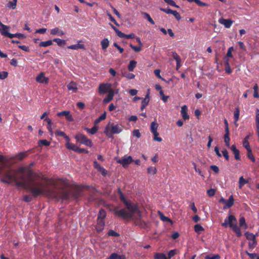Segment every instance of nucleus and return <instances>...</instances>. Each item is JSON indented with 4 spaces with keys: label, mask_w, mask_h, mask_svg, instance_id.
Segmentation results:
<instances>
[{
    "label": "nucleus",
    "mask_w": 259,
    "mask_h": 259,
    "mask_svg": "<svg viewBox=\"0 0 259 259\" xmlns=\"http://www.w3.org/2000/svg\"><path fill=\"white\" fill-rule=\"evenodd\" d=\"M160 219L164 222H171V220L168 217L165 216L162 213L159 211Z\"/></svg>",
    "instance_id": "nucleus-46"
},
{
    "label": "nucleus",
    "mask_w": 259,
    "mask_h": 259,
    "mask_svg": "<svg viewBox=\"0 0 259 259\" xmlns=\"http://www.w3.org/2000/svg\"><path fill=\"white\" fill-rule=\"evenodd\" d=\"M177 249H172L168 251L167 258L170 259L177 254Z\"/></svg>",
    "instance_id": "nucleus-52"
},
{
    "label": "nucleus",
    "mask_w": 259,
    "mask_h": 259,
    "mask_svg": "<svg viewBox=\"0 0 259 259\" xmlns=\"http://www.w3.org/2000/svg\"><path fill=\"white\" fill-rule=\"evenodd\" d=\"M114 92L113 90L110 89L108 91V94L106 98H105L103 100V103H107L111 101L114 97Z\"/></svg>",
    "instance_id": "nucleus-15"
},
{
    "label": "nucleus",
    "mask_w": 259,
    "mask_h": 259,
    "mask_svg": "<svg viewBox=\"0 0 259 259\" xmlns=\"http://www.w3.org/2000/svg\"><path fill=\"white\" fill-rule=\"evenodd\" d=\"M257 244V241L256 238L248 242V248L250 250L253 249Z\"/></svg>",
    "instance_id": "nucleus-30"
},
{
    "label": "nucleus",
    "mask_w": 259,
    "mask_h": 259,
    "mask_svg": "<svg viewBox=\"0 0 259 259\" xmlns=\"http://www.w3.org/2000/svg\"><path fill=\"white\" fill-rule=\"evenodd\" d=\"M255 123L256 126V133L259 140V109L256 110Z\"/></svg>",
    "instance_id": "nucleus-22"
},
{
    "label": "nucleus",
    "mask_w": 259,
    "mask_h": 259,
    "mask_svg": "<svg viewBox=\"0 0 259 259\" xmlns=\"http://www.w3.org/2000/svg\"><path fill=\"white\" fill-rule=\"evenodd\" d=\"M82 195V190L78 187H75L70 191L62 190L60 192V196L63 200H68L70 198L77 200Z\"/></svg>",
    "instance_id": "nucleus-4"
},
{
    "label": "nucleus",
    "mask_w": 259,
    "mask_h": 259,
    "mask_svg": "<svg viewBox=\"0 0 259 259\" xmlns=\"http://www.w3.org/2000/svg\"><path fill=\"white\" fill-rule=\"evenodd\" d=\"M245 252L250 259H259V256L256 253H249L248 251H245Z\"/></svg>",
    "instance_id": "nucleus-41"
},
{
    "label": "nucleus",
    "mask_w": 259,
    "mask_h": 259,
    "mask_svg": "<svg viewBox=\"0 0 259 259\" xmlns=\"http://www.w3.org/2000/svg\"><path fill=\"white\" fill-rule=\"evenodd\" d=\"M247 157L250 159L252 162H255V159L253 156V155L252 153V150L251 149H249L247 150Z\"/></svg>",
    "instance_id": "nucleus-42"
},
{
    "label": "nucleus",
    "mask_w": 259,
    "mask_h": 259,
    "mask_svg": "<svg viewBox=\"0 0 259 259\" xmlns=\"http://www.w3.org/2000/svg\"><path fill=\"white\" fill-rule=\"evenodd\" d=\"M194 229L197 233H200L201 231H203L204 230V228L200 224L195 225L194 227Z\"/></svg>",
    "instance_id": "nucleus-43"
},
{
    "label": "nucleus",
    "mask_w": 259,
    "mask_h": 259,
    "mask_svg": "<svg viewBox=\"0 0 259 259\" xmlns=\"http://www.w3.org/2000/svg\"><path fill=\"white\" fill-rule=\"evenodd\" d=\"M39 145H44L46 146H49L50 145V142L47 141V140H41L38 141Z\"/></svg>",
    "instance_id": "nucleus-55"
},
{
    "label": "nucleus",
    "mask_w": 259,
    "mask_h": 259,
    "mask_svg": "<svg viewBox=\"0 0 259 259\" xmlns=\"http://www.w3.org/2000/svg\"><path fill=\"white\" fill-rule=\"evenodd\" d=\"M104 227V220L97 219V224L96 226V230H97V231L98 233L102 232L103 230Z\"/></svg>",
    "instance_id": "nucleus-13"
},
{
    "label": "nucleus",
    "mask_w": 259,
    "mask_h": 259,
    "mask_svg": "<svg viewBox=\"0 0 259 259\" xmlns=\"http://www.w3.org/2000/svg\"><path fill=\"white\" fill-rule=\"evenodd\" d=\"M155 75L156 77H158L159 78H160L161 80L167 82L165 79L162 78L160 75V70L159 69H156L154 71Z\"/></svg>",
    "instance_id": "nucleus-56"
},
{
    "label": "nucleus",
    "mask_w": 259,
    "mask_h": 259,
    "mask_svg": "<svg viewBox=\"0 0 259 259\" xmlns=\"http://www.w3.org/2000/svg\"><path fill=\"white\" fill-rule=\"evenodd\" d=\"M120 38H134L135 37V34L134 33H131L129 34H126L122 32L121 34H120Z\"/></svg>",
    "instance_id": "nucleus-40"
},
{
    "label": "nucleus",
    "mask_w": 259,
    "mask_h": 259,
    "mask_svg": "<svg viewBox=\"0 0 259 259\" xmlns=\"http://www.w3.org/2000/svg\"><path fill=\"white\" fill-rule=\"evenodd\" d=\"M53 44V40H48L45 41H41L39 46L41 47H47L48 46H51Z\"/></svg>",
    "instance_id": "nucleus-37"
},
{
    "label": "nucleus",
    "mask_w": 259,
    "mask_h": 259,
    "mask_svg": "<svg viewBox=\"0 0 259 259\" xmlns=\"http://www.w3.org/2000/svg\"><path fill=\"white\" fill-rule=\"evenodd\" d=\"M9 29L10 27L9 26L3 24L0 27V33L2 35L10 38L11 33L9 32Z\"/></svg>",
    "instance_id": "nucleus-10"
},
{
    "label": "nucleus",
    "mask_w": 259,
    "mask_h": 259,
    "mask_svg": "<svg viewBox=\"0 0 259 259\" xmlns=\"http://www.w3.org/2000/svg\"><path fill=\"white\" fill-rule=\"evenodd\" d=\"M122 131L121 125L109 122L105 127L104 134L108 138H113V135L120 133Z\"/></svg>",
    "instance_id": "nucleus-5"
},
{
    "label": "nucleus",
    "mask_w": 259,
    "mask_h": 259,
    "mask_svg": "<svg viewBox=\"0 0 259 259\" xmlns=\"http://www.w3.org/2000/svg\"><path fill=\"white\" fill-rule=\"evenodd\" d=\"M14 37H17L18 38H25V36L24 35V34L20 33H16L15 34H12L10 35V38H12Z\"/></svg>",
    "instance_id": "nucleus-51"
},
{
    "label": "nucleus",
    "mask_w": 259,
    "mask_h": 259,
    "mask_svg": "<svg viewBox=\"0 0 259 259\" xmlns=\"http://www.w3.org/2000/svg\"><path fill=\"white\" fill-rule=\"evenodd\" d=\"M222 226L225 228L229 226L238 237L242 236V232L237 225V221L234 215H229L228 218L225 219L224 222L222 223Z\"/></svg>",
    "instance_id": "nucleus-3"
},
{
    "label": "nucleus",
    "mask_w": 259,
    "mask_h": 259,
    "mask_svg": "<svg viewBox=\"0 0 259 259\" xmlns=\"http://www.w3.org/2000/svg\"><path fill=\"white\" fill-rule=\"evenodd\" d=\"M124 208L119 210H114V212L116 215L123 219H130L132 220L136 226H138L143 229L148 228V223L142 220V214L139 209L138 206H136V209L133 210L132 209Z\"/></svg>",
    "instance_id": "nucleus-2"
},
{
    "label": "nucleus",
    "mask_w": 259,
    "mask_h": 259,
    "mask_svg": "<svg viewBox=\"0 0 259 259\" xmlns=\"http://www.w3.org/2000/svg\"><path fill=\"white\" fill-rule=\"evenodd\" d=\"M215 190L214 189H210L207 191V194L209 197H212L215 195Z\"/></svg>",
    "instance_id": "nucleus-62"
},
{
    "label": "nucleus",
    "mask_w": 259,
    "mask_h": 259,
    "mask_svg": "<svg viewBox=\"0 0 259 259\" xmlns=\"http://www.w3.org/2000/svg\"><path fill=\"white\" fill-rule=\"evenodd\" d=\"M205 259H220L221 256L219 254H210L209 255H207L204 257Z\"/></svg>",
    "instance_id": "nucleus-39"
},
{
    "label": "nucleus",
    "mask_w": 259,
    "mask_h": 259,
    "mask_svg": "<svg viewBox=\"0 0 259 259\" xmlns=\"http://www.w3.org/2000/svg\"><path fill=\"white\" fill-rule=\"evenodd\" d=\"M101 45L103 50H106L109 45V41L107 38H104L101 42Z\"/></svg>",
    "instance_id": "nucleus-28"
},
{
    "label": "nucleus",
    "mask_w": 259,
    "mask_h": 259,
    "mask_svg": "<svg viewBox=\"0 0 259 259\" xmlns=\"http://www.w3.org/2000/svg\"><path fill=\"white\" fill-rule=\"evenodd\" d=\"M152 133L153 134V140L154 141H156L159 142L162 141V138L158 137L159 134L157 132H153Z\"/></svg>",
    "instance_id": "nucleus-53"
},
{
    "label": "nucleus",
    "mask_w": 259,
    "mask_h": 259,
    "mask_svg": "<svg viewBox=\"0 0 259 259\" xmlns=\"http://www.w3.org/2000/svg\"><path fill=\"white\" fill-rule=\"evenodd\" d=\"M67 89L69 91H72L76 93L77 90L76 84L74 81H71L67 85Z\"/></svg>",
    "instance_id": "nucleus-21"
},
{
    "label": "nucleus",
    "mask_w": 259,
    "mask_h": 259,
    "mask_svg": "<svg viewBox=\"0 0 259 259\" xmlns=\"http://www.w3.org/2000/svg\"><path fill=\"white\" fill-rule=\"evenodd\" d=\"M50 33L53 35H58L60 36L64 35L65 34L64 32L59 27H55L52 29L50 30Z\"/></svg>",
    "instance_id": "nucleus-14"
},
{
    "label": "nucleus",
    "mask_w": 259,
    "mask_h": 259,
    "mask_svg": "<svg viewBox=\"0 0 259 259\" xmlns=\"http://www.w3.org/2000/svg\"><path fill=\"white\" fill-rule=\"evenodd\" d=\"M239 221L240 227H244L245 229L247 228V226L246 224L245 219L244 217L240 218Z\"/></svg>",
    "instance_id": "nucleus-50"
},
{
    "label": "nucleus",
    "mask_w": 259,
    "mask_h": 259,
    "mask_svg": "<svg viewBox=\"0 0 259 259\" xmlns=\"http://www.w3.org/2000/svg\"><path fill=\"white\" fill-rule=\"evenodd\" d=\"M123 75L128 79H134L135 77V75L132 73H125Z\"/></svg>",
    "instance_id": "nucleus-57"
},
{
    "label": "nucleus",
    "mask_w": 259,
    "mask_h": 259,
    "mask_svg": "<svg viewBox=\"0 0 259 259\" xmlns=\"http://www.w3.org/2000/svg\"><path fill=\"white\" fill-rule=\"evenodd\" d=\"M137 62L135 60H132L130 62V63L128 65V70L130 71H133L134 68L136 67L137 65Z\"/></svg>",
    "instance_id": "nucleus-33"
},
{
    "label": "nucleus",
    "mask_w": 259,
    "mask_h": 259,
    "mask_svg": "<svg viewBox=\"0 0 259 259\" xmlns=\"http://www.w3.org/2000/svg\"><path fill=\"white\" fill-rule=\"evenodd\" d=\"M130 47L134 50L136 52H139L142 50V48L140 46H135L133 45L132 44L130 45Z\"/></svg>",
    "instance_id": "nucleus-60"
},
{
    "label": "nucleus",
    "mask_w": 259,
    "mask_h": 259,
    "mask_svg": "<svg viewBox=\"0 0 259 259\" xmlns=\"http://www.w3.org/2000/svg\"><path fill=\"white\" fill-rule=\"evenodd\" d=\"M108 236L113 237H118L119 235L113 230H110L108 232Z\"/></svg>",
    "instance_id": "nucleus-61"
},
{
    "label": "nucleus",
    "mask_w": 259,
    "mask_h": 259,
    "mask_svg": "<svg viewBox=\"0 0 259 259\" xmlns=\"http://www.w3.org/2000/svg\"><path fill=\"white\" fill-rule=\"evenodd\" d=\"M164 2L167 4L171 6H173L177 8H179L180 7L177 5L176 3L173 0H164Z\"/></svg>",
    "instance_id": "nucleus-54"
},
{
    "label": "nucleus",
    "mask_w": 259,
    "mask_h": 259,
    "mask_svg": "<svg viewBox=\"0 0 259 259\" xmlns=\"http://www.w3.org/2000/svg\"><path fill=\"white\" fill-rule=\"evenodd\" d=\"M32 200V197L30 195H26L23 197V200L26 202H29Z\"/></svg>",
    "instance_id": "nucleus-64"
},
{
    "label": "nucleus",
    "mask_w": 259,
    "mask_h": 259,
    "mask_svg": "<svg viewBox=\"0 0 259 259\" xmlns=\"http://www.w3.org/2000/svg\"><path fill=\"white\" fill-rule=\"evenodd\" d=\"M118 192L120 194V199L122 200V201L124 203L127 209H132L133 210H135L136 206H138L137 204H132L130 202H128L125 199L124 195L121 192L120 189H118Z\"/></svg>",
    "instance_id": "nucleus-8"
},
{
    "label": "nucleus",
    "mask_w": 259,
    "mask_h": 259,
    "mask_svg": "<svg viewBox=\"0 0 259 259\" xmlns=\"http://www.w3.org/2000/svg\"><path fill=\"white\" fill-rule=\"evenodd\" d=\"M81 42V40L78 41V43L75 45H72L68 46V48L72 50H78V49H85V46L83 44H79Z\"/></svg>",
    "instance_id": "nucleus-16"
},
{
    "label": "nucleus",
    "mask_w": 259,
    "mask_h": 259,
    "mask_svg": "<svg viewBox=\"0 0 259 259\" xmlns=\"http://www.w3.org/2000/svg\"><path fill=\"white\" fill-rule=\"evenodd\" d=\"M219 22L224 25L226 28H229L232 25L233 21L229 19L221 18L219 20Z\"/></svg>",
    "instance_id": "nucleus-12"
},
{
    "label": "nucleus",
    "mask_w": 259,
    "mask_h": 259,
    "mask_svg": "<svg viewBox=\"0 0 259 259\" xmlns=\"http://www.w3.org/2000/svg\"><path fill=\"white\" fill-rule=\"evenodd\" d=\"M171 14L175 16V18L177 20L179 21L181 20V17L180 16V14L177 11L174 10Z\"/></svg>",
    "instance_id": "nucleus-63"
},
{
    "label": "nucleus",
    "mask_w": 259,
    "mask_h": 259,
    "mask_svg": "<svg viewBox=\"0 0 259 259\" xmlns=\"http://www.w3.org/2000/svg\"><path fill=\"white\" fill-rule=\"evenodd\" d=\"M234 203V199L233 198V195L230 196L229 199L228 200H226L225 204L224 206V208L225 209L229 208L231 207H232Z\"/></svg>",
    "instance_id": "nucleus-17"
},
{
    "label": "nucleus",
    "mask_w": 259,
    "mask_h": 259,
    "mask_svg": "<svg viewBox=\"0 0 259 259\" xmlns=\"http://www.w3.org/2000/svg\"><path fill=\"white\" fill-rule=\"evenodd\" d=\"M18 0H12L9 1L6 5V7L9 9L14 10L17 6Z\"/></svg>",
    "instance_id": "nucleus-24"
},
{
    "label": "nucleus",
    "mask_w": 259,
    "mask_h": 259,
    "mask_svg": "<svg viewBox=\"0 0 259 259\" xmlns=\"http://www.w3.org/2000/svg\"><path fill=\"white\" fill-rule=\"evenodd\" d=\"M239 115H240L239 109V108H236V110L234 113V117L235 119L234 124L237 126L238 125V124H237V122L239 120Z\"/></svg>",
    "instance_id": "nucleus-29"
},
{
    "label": "nucleus",
    "mask_w": 259,
    "mask_h": 259,
    "mask_svg": "<svg viewBox=\"0 0 259 259\" xmlns=\"http://www.w3.org/2000/svg\"><path fill=\"white\" fill-rule=\"evenodd\" d=\"M150 99H149V94H147L145 97L143 99L142 101V105H145L147 106L149 102Z\"/></svg>",
    "instance_id": "nucleus-44"
},
{
    "label": "nucleus",
    "mask_w": 259,
    "mask_h": 259,
    "mask_svg": "<svg viewBox=\"0 0 259 259\" xmlns=\"http://www.w3.org/2000/svg\"><path fill=\"white\" fill-rule=\"evenodd\" d=\"M66 147L67 149L69 150H73L75 152H77L78 147L75 145L74 144L71 143L69 142H67L66 143Z\"/></svg>",
    "instance_id": "nucleus-25"
},
{
    "label": "nucleus",
    "mask_w": 259,
    "mask_h": 259,
    "mask_svg": "<svg viewBox=\"0 0 259 259\" xmlns=\"http://www.w3.org/2000/svg\"><path fill=\"white\" fill-rule=\"evenodd\" d=\"M57 115L58 117L65 116L66 117V119L69 121H72L73 120V118L72 115L70 114V112L68 111H63L62 112H58Z\"/></svg>",
    "instance_id": "nucleus-11"
},
{
    "label": "nucleus",
    "mask_w": 259,
    "mask_h": 259,
    "mask_svg": "<svg viewBox=\"0 0 259 259\" xmlns=\"http://www.w3.org/2000/svg\"><path fill=\"white\" fill-rule=\"evenodd\" d=\"M2 181L7 184L14 182L18 187H21L31 192L34 197L39 195L56 197V192L48 187V183L55 185L52 179L45 177L42 174L34 172L30 166H21L17 169L4 170V166H0Z\"/></svg>",
    "instance_id": "nucleus-1"
},
{
    "label": "nucleus",
    "mask_w": 259,
    "mask_h": 259,
    "mask_svg": "<svg viewBox=\"0 0 259 259\" xmlns=\"http://www.w3.org/2000/svg\"><path fill=\"white\" fill-rule=\"evenodd\" d=\"M110 84H101L99 85V92L100 93L104 94L107 93L108 91V89L110 88Z\"/></svg>",
    "instance_id": "nucleus-18"
},
{
    "label": "nucleus",
    "mask_w": 259,
    "mask_h": 259,
    "mask_svg": "<svg viewBox=\"0 0 259 259\" xmlns=\"http://www.w3.org/2000/svg\"><path fill=\"white\" fill-rule=\"evenodd\" d=\"M224 66L226 72L228 74L231 73L232 70L231 69V67L229 64V61L228 58H225Z\"/></svg>",
    "instance_id": "nucleus-20"
},
{
    "label": "nucleus",
    "mask_w": 259,
    "mask_h": 259,
    "mask_svg": "<svg viewBox=\"0 0 259 259\" xmlns=\"http://www.w3.org/2000/svg\"><path fill=\"white\" fill-rule=\"evenodd\" d=\"M27 156V152H20L15 156V158L19 160H22Z\"/></svg>",
    "instance_id": "nucleus-32"
},
{
    "label": "nucleus",
    "mask_w": 259,
    "mask_h": 259,
    "mask_svg": "<svg viewBox=\"0 0 259 259\" xmlns=\"http://www.w3.org/2000/svg\"><path fill=\"white\" fill-rule=\"evenodd\" d=\"M116 161L118 163L121 164L124 168H127L128 165L133 162V159L131 156L125 155Z\"/></svg>",
    "instance_id": "nucleus-7"
},
{
    "label": "nucleus",
    "mask_w": 259,
    "mask_h": 259,
    "mask_svg": "<svg viewBox=\"0 0 259 259\" xmlns=\"http://www.w3.org/2000/svg\"><path fill=\"white\" fill-rule=\"evenodd\" d=\"M143 14L145 16V18H146L149 22H150L153 25L155 24L154 21L149 14L144 12L143 13Z\"/></svg>",
    "instance_id": "nucleus-48"
},
{
    "label": "nucleus",
    "mask_w": 259,
    "mask_h": 259,
    "mask_svg": "<svg viewBox=\"0 0 259 259\" xmlns=\"http://www.w3.org/2000/svg\"><path fill=\"white\" fill-rule=\"evenodd\" d=\"M123 256L116 253H112L107 259H123Z\"/></svg>",
    "instance_id": "nucleus-35"
},
{
    "label": "nucleus",
    "mask_w": 259,
    "mask_h": 259,
    "mask_svg": "<svg viewBox=\"0 0 259 259\" xmlns=\"http://www.w3.org/2000/svg\"><path fill=\"white\" fill-rule=\"evenodd\" d=\"M84 130L91 134L94 135L98 131V127L96 126H94L91 128H85Z\"/></svg>",
    "instance_id": "nucleus-45"
},
{
    "label": "nucleus",
    "mask_w": 259,
    "mask_h": 259,
    "mask_svg": "<svg viewBox=\"0 0 259 259\" xmlns=\"http://www.w3.org/2000/svg\"><path fill=\"white\" fill-rule=\"evenodd\" d=\"M247 183V181L245 180L243 176H241L239 178V187L240 188H241L243 186L246 184Z\"/></svg>",
    "instance_id": "nucleus-47"
},
{
    "label": "nucleus",
    "mask_w": 259,
    "mask_h": 259,
    "mask_svg": "<svg viewBox=\"0 0 259 259\" xmlns=\"http://www.w3.org/2000/svg\"><path fill=\"white\" fill-rule=\"evenodd\" d=\"M154 259H168L163 253H156L154 255Z\"/></svg>",
    "instance_id": "nucleus-34"
},
{
    "label": "nucleus",
    "mask_w": 259,
    "mask_h": 259,
    "mask_svg": "<svg viewBox=\"0 0 259 259\" xmlns=\"http://www.w3.org/2000/svg\"><path fill=\"white\" fill-rule=\"evenodd\" d=\"M244 235L246 236V239L250 241L254 240V239L256 238V236H257V234L254 235L253 233L249 232H245Z\"/></svg>",
    "instance_id": "nucleus-26"
},
{
    "label": "nucleus",
    "mask_w": 259,
    "mask_h": 259,
    "mask_svg": "<svg viewBox=\"0 0 259 259\" xmlns=\"http://www.w3.org/2000/svg\"><path fill=\"white\" fill-rule=\"evenodd\" d=\"M8 76V73L7 71L0 72V79H6Z\"/></svg>",
    "instance_id": "nucleus-58"
},
{
    "label": "nucleus",
    "mask_w": 259,
    "mask_h": 259,
    "mask_svg": "<svg viewBox=\"0 0 259 259\" xmlns=\"http://www.w3.org/2000/svg\"><path fill=\"white\" fill-rule=\"evenodd\" d=\"M147 172L149 174L154 175L157 172V169L155 167L151 166L147 168Z\"/></svg>",
    "instance_id": "nucleus-49"
},
{
    "label": "nucleus",
    "mask_w": 259,
    "mask_h": 259,
    "mask_svg": "<svg viewBox=\"0 0 259 259\" xmlns=\"http://www.w3.org/2000/svg\"><path fill=\"white\" fill-rule=\"evenodd\" d=\"M36 81L40 83L47 84L49 82V78L45 76L44 72L39 73L36 77Z\"/></svg>",
    "instance_id": "nucleus-9"
},
{
    "label": "nucleus",
    "mask_w": 259,
    "mask_h": 259,
    "mask_svg": "<svg viewBox=\"0 0 259 259\" xmlns=\"http://www.w3.org/2000/svg\"><path fill=\"white\" fill-rule=\"evenodd\" d=\"M222 154H223V156L225 157V159L226 160L228 161L229 160V156L228 154V151L226 149H224L222 150Z\"/></svg>",
    "instance_id": "nucleus-59"
},
{
    "label": "nucleus",
    "mask_w": 259,
    "mask_h": 259,
    "mask_svg": "<svg viewBox=\"0 0 259 259\" xmlns=\"http://www.w3.org/2000/svg\"><path fill=\"white\" fill-rule=\"evenodd\" d=\"M224 142L225 143L226 146L230 148V139L229 137V131H225V134L224 136Z\"/></svg>",
    "instance_id": "nucleus-23"
},
{
    "label": "nucleus",
    "mask_w": 259,
    "mask_h": 259,
    "mask_svg": "<svg viewBox=\"0 0 259 259\" xmlns=\"http://www.w3.org/2000/svg\"><path fill=\"white\" fill-rule=\"evenodd\" d=\"M74 138L77 142H79L81 144L89 147H92L93 145L92 141L82 134H78L75 135Z\"/></svg>",
    "instance_id": "nucleus-6"
},
{
    "label": "nucleus",
    "mask_w": 259,
    "mask_h": 259,
    "mask_svg": "<svg viewBox=\"0 0 259 259\" xmlns=\"http://www.w3.org/2000/svg\"><path fill=\"white\" fill-rule=\"evenodd\" d=\"M53 41L56 42L60 47H63L66 44V41L65 40L59 38H54Z\"/></svg>",
    "instance_id": "nucleus-31"
},
{
    "label": "nucleus",
    "mask_w": 259,
    "mask_h": 259,
    "mask_svg": "<svg viewBox=\"0 0 259 259\" xmlns=\"http://www.w3.org/2000/svg\"><path fill=\"white\" fill-rule=\"evenodd\" d=\"M187 107L186 105H184L181 108V113L183 118L184 120H188L189 119V116L187 113Z\"/></svg>",
    "instance_id": "nucleus-19"
},
{
    "label": "nucleus",
    "mask_w": 259,
    "mask_h": 259,
    "mask_svg": "<svg viewBox=\"0 0 259 259\" xmlns=\"http://www.w3.org/2000/svg\"><path fill=\"white\" fill-rule=\"evenodd\" d=\"M158 124L155 122L153 121L151 123L150 125V131L151 133L157 132V128H158Z\"/></svg>",
    "instance_id": "nucleus-38"
},
{
    "label": "nucleus",
    "mask_w": 259,
    "mask_h": 259,
    "mask_svg": "<svg viewBox=\"0 0 259 259\" xmlns=\"http://www.w3.org/2000/svg\"><path fill=\"white\" fill-rule=\"evenodd\" d=\"M106 118V112H104L103 114H102L101 116H100L98 118H97L94 121V123L98 124L101 121L105 119Z\"/></svg>",
    "instance_id": "nucleus-36"
},
{
    "label": "nucleus",
    "mask_w": 259,
    "mask_h": 259,
    "mask_svg": "<svg viewBox=\"0 0 259 259\" xmlns=\"http://www.w3.org/2000/svg\"><path fill=\"white\" fill-rule=\"evenodd\" d=\"M106 215V212L105 210L103 209H101L98 213L97 219L104 220Z\"/></svg>",
    "instance_id": "nucleus-27"
}]
</instances>
